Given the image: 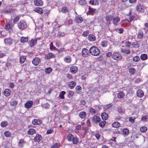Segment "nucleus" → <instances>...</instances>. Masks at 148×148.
I'll list each match as a JSON object with an SVG mask.
<instances>
[{
    "instance_id": "e433bc0d",
    "label": "nucleus",
    "mask_w": 148,
    "mask_h": 148,
    "mask_svg": "<svg viewBox=\"0 0 148 148\" xmlns=\"http://www.w3.org/2000/svg\"><path fill=\"white\" fill-rule=\"evenodd\" d=\"M52 69L51 67H48L45 69V72L46 73L49 74L52 71Z\"/></svg>"
},
{
    "instance_id": "f257e3e1",
    "label": "nucleus",
    "mask_w": 148,
    "mask_h": 148,
    "mask_svg": "<svg viewBox=\"0 0 148 148\" xmlns=\"http://www.w3.org/2000/svg\"><path fill=\"white\" fill-rule=\"evenodd\" d=\"M89 52L90 54L95 56H98L100 53L99 49L95 46H92L89 49Z\"/></svg>"
},
{
    "instance_id": "0e129e2a",
    "label": "nucleus",
    "mask_w": 148,
    "mask_h": 148,
    "mask_svg": "<svg viewBox=\"0 0 148 148\" xmlns=\"http://www.w3.org/2000/svg\"><path fill=\"white\" fill-rule=\"evenodd\" d=\"M131 45V43L129 41L125 42V45L126 47H129Z\"/></svg>"
},
{
    "instance_id": "6e6d98bb",
    "label": "nucleus",
    "mask_w": 148,
    "mask_h": 148,
    "mask_svg": "<svg viewBox=\"0 0 148 148\" xmlns=\"http://www.w3.org/2000/svg\"><path fill=\"white\" fill-rule=\"evenodd\" d=\"M61 11L63 13H65L68 11V9L66 7H64L62 8Z\"/></svg>"
},
{
    "instance_id": "20e7f679",
    "label": "nucleus",
    "mask_w": 148,
    "mask_h": 148,
    "mask_svg": "<svg viewBox=\"0 0 148 148\" xmlns=\"http://www.w3.org/2000/svg\"><path fill=\"white\" fill-rule=\"evenodd\" d=\"M82 56L84 57H86L89 55V51L86 48L82 49Z\"/></svg>"
},
{
    "instance_id": "bb28decb",
    "label": "nucleus",
    "mask_w": 148,
    "mask_h": 148,
    "mask_svg": "<svg viewBox=\"0 0 148 148\" xmlns=\"http://www.w3.org/2000/svg\"><path fill=\"white\" fill-rule=\"evenodd\" d=\"M140 58L141 60H145L147 58V56L146 54H143L141 55Z\"/></svg>"
},
{
    "instance_id": "c03bdc74",
    "label": "nucleus",
    "mask_w": 148,
    "mask_h": 148,
    "mask_svg": "<svg viewBox=\"0 0 148 148\" xmlns=\"http://www.w3.org/2000/svg\"><path fill=\"white\" fill-rule=\"evenodd\" d=\"M64 60L65 62L67 63H70L71 62V58L69 56H68L65 57Z\"/></svg>"
},
{
    "instance_id": "a18cd8bd",
    "label": "nucleus",
    "mask_w": 148,
    "mask_h": 148,
    "mask_svg": "<svg viewBox=\"0 0 148 148\" xmlns=\"http://www.w3.org/2000/svg\"><path fill=\"white\" fill-rule=\"evenodd\" d=\"M112 18V15H109L106 16V19L107 21H111Z\"/></svg>"
},
{
    "instance_id": "9d476101",
    "label": "nucleus",
    "mask_w": 148,
    "mask_h": 148,
    "mask_svg": "<svg viewBox=\"0 0 148 148\" xmlns=\"http://www.w3.org/2000/svg\"><path fill=\"white\" fill-rule=\"evenodd\" d=\"M137 96L139 97H142L144 95L143 92L141 90L139 89L137 92Z\"/></svg>"
},
{
    "instance_id": "7c9ffc66",
    "label": "nucleus",
    "mask_w": 148,
    "mask_h": 148,
    "mask_svg": "<svg viewBox=\"0 0 148 148\" xmlns=\"http://www.w3.org/2000/svg\"><path fill=\"white\" fill-rule=\"evenodd\" d=\"M50 49L51 50H55L56 51H58V49L56 48L55 47L53 46L52 42H51L50 43Z\"/></svg>"
},
{
    "instance_id": "39448f33",
    "label": "nucleus",
    "mask_w": 148,
    "mask_h": 148,
    "mask_svg": "<svg viewBox=\"0 0 148 148\" xmlns=\"http://www.w3.org/2000/svg\"><path fill=\"white\" fill-rule=\"evenodd\" d=\"M78 68L76 66H72L70 69V71L73 73H76L78 71Z\"/></svg>"
},
{
    "instance_id": "dca6fc26",
    "label": "nucleus",
    "mask_w": 148,
    "mask_h": 148,
    "mask_svg": "<svg viewBox=\"0 0 148 148\" xmlns=\"http://www.w3.org/2000/svg\"><path fill=\"white\" fill-rule=\"evenodd\" d=\"M42 137L41 135H38L34 138V141L36 142H38L42 139Z\"/></svg>"
},
{
    "instance_id": "ea45409f",
    "label": "nucleus",
    "mask_w": 148,
    "mask_h": 148,
    "mask_svg": "<svg viewBox=\"0 0 148 148\" xmlns=\"http://www.w3.org/2000/svg\"><path fill=\"white\" fill-rule=\"evenodd\" d=\"M83 21L82 18L81 17H79L77 18H76L75 21L77 23H82Z\"/></svg>"
},
{
    "instance_id": "cd10ccee",
    "label": "nucleus",
    "mask_w": 148,
    "mask_h": 148,
    "mask_svg": "<svg viewBox=\"0 0 148 148\" xmlns=\"http://www.w3.org/2000/svg\"><path fill=\"white\" fill-rule=\"evenodd\" d=\"M34 10L36 12L39 13L40 14H42L43 13L42 9L40 8H36Z\"/></svg>"
},
{
    "instance_id": "37998d69",
    "label": "nucleus",
    "mask_w": 148,
    "mask_h": 148,
    "mask_svg": "<svg viewBox=\"0 0 148 148\" xmlns=\"http://www.w3.org/2000/svg\"><path fill=\"white\" fill-rule=\"evenodd\" d=\"M12 25L10 23H8L5 27V29L8 30L12 28Z\"/></svg>"
},
{
    "instance_id": "4be33fe9",
    "label": "nucleus",
    "mask_w": 148,
    "mask_h": 148,
    "mask_svg": "<svg viewBox=\"0 0 148 148\" xmlns=\"http://www.w3.org/2000/svg\"><path fill=\"white\" fill-rule=\"evenodd\" d=\"M89 3L92 5H98L99 2L98 0H91L89 1Z\"/></svg>"
},
{
    "instance_id": "f8f14e48",
    "label": "nucleus",
    "mask_w": 148,
    "mask_h": 148,
    "mask_svg": "<svg viewBox=\"0 0 148 148\" xmlns=\"http://www.w3.org/2000/svg\"><path fill=\"white\" fill-rule=\"evenodd\" d=\"M32 123L34 125H38L41 124L42 121L39 119H34L32 121Z\"/></svg>"
},
{
    "instance_id": "393cba45",
    "label": "nucleus",
    "mask_w": 148,
    "mask_h": 148,
    "mask_svg": "<svg viewBox=\"0 0 148 148\" xmlns=\"http://www.w3.org/2000/svg\"><path fill=\"white\" fill-rule=\"evenodd\" d=\"M73 137H74L73 134H69L67 136V139L69 141H72Z\"/></svg>"
},
{
    "instance_id": "2eb2a0df",
    "label": "nucleus",
    "mask_w": 148,
    "mask_h": 148,
    "mask_svg": "<svg viewBox=\"0 0 148 148\" xmlns=\"http://www.w3.org/2000/svg\"><path fill=\"white\" fill-rule=\"evenodd\" d=\"M10 94V90L8 89H6L4 91L3 94L6 97L9 96Z\"/></svg>"
},
{
    "instance_id": "603ef678",
    "label": "nucleus",
    "mask_w": 148,
    "mask_h": 148,
    "mask_svg": "<svg viewBox=\"0 0 148 148\" xmlns=\"http://www.w3.org/2000/svg\"><path fill=\"white\" fill-rule=\"evenodd\" d=\"M125 102L127 103V104L129 105L132 103V100L131 99H125Z\"/></svg>"
},
{
    "instance_id": "c9c22d12",
    "label": "nucleus",
    "mask_w": 148,
    "mask_h": 148,
    "mask_svg": "<svg viewBox=\"0 0 148 148\" xmlns=\"http://www.w3.org/2000/svg\"><path fill=\"white\" fill-rule=\"evenodd\" d=\"M143 32L142 31L139 30L138 34V37L139 38H141L143 37Z\"/></svg>"
},
{
    "instance_id": "1a4fd4ad",
    "label": "nucleus",
    "mask_w": 148,
    "mask_h": 148,
    "mask_svg": "<svg viewBox=\"0 0 148 148\" xmlns=\"http://www.w3.org/2000/svg\"><path fill=\"white\" fill-rule=\"evenodd\" d=\"M40 59L38 58H36L32 61V63L35 66L37 65L40 62Z\"/></svg>"
},
{
    "instance_id": "c85d7f7f",
    "label": "nucleus",
    "mask_w": 148,
    "mask_h": 148,
    "mask_svg": "<svg viewBox=\"0 0 148 148\" xmlns=\"http://www.w3.org/2000/svg\"><path fill=\"white\" fill-rule=\"evenodd\" d=\"M36 132L35 130L34 129H30L27 132V134L29 135H33Z\"/></svg>"
},
{
    "instance_id": "69168bd1",
    "label": "nucleus",
    "mask_w": 148,
    "mask_h": 148,
    "mask_svg": "<svg viewBox=\"0 0 148 148\" xmlns=\"http://www.w3.org/2000/svg\"><path fill=\"white\" fill-rule=\"evenodd\" d=\"M88 34H89V31L88 30H87V31H86L85 32H84L83 33L82 35L86 37V36L88 35Z\"/></svg>"
},
{
    "instance_id": "c756f323",
    "label": "nucleus",
    "mask_w": 148,
    "mask_h": 148,
    "mask_svg": "<svg viewBox=\"0 0 148 148\" xmlns=\"http://www.w3.org/2000/svg\"><path fill=\"white\" fill-rule=\"evenodd\" d=\"M125 94L123 92H121L119 93L117 95V97L121 99L124 97Z\"/></svg>"
},
{
    "instance_id": "58836bf2",
    "label": "nucleus",
    "mask_w": 148,
    "mask_h": 148,
    "mask_svg": "<svg viewBox=\"0 0 148 148\" xmlns=\"http://www.w3.org/2000/svg\"><path fill=\"white\" fill-rule=\"evenodd\" d=\"M25 141L24 139H21L18 143V146L20 147H22L23 146Z\"/></svg>"
},
{
    "instance_id": "2f4dec72",
    "label": "nucleus",
    "mask_w": 148,
    "mask_h": 148,
    "mask_svg": "<svg viewBox=\"0 0 148 148\" xmlns=\"http://www.w3.org/2000/svg\"><path fill=\"white\" fill-rule=\"evenodd\" d=\"M66 94V92L64 91H62L60 92L59 97L61 99H64V95Z\"/></svg>"
},
{
    "instance_id": "a19ab883",
    "label": "nucleus",
    "mask_w": 148,
    "mask_h": 148,
    "mask_svg": "<svg viewBox=\"0 0 148 148\" xmlns=\"http://www.w3.org/2000/svg\"><path fill=\"white\" fill-rule=\"evenodd\" d=\"M140 130L142 132H145L147 130V128L145 126L142 127L140 128Z\"/></svg>"
},
{
    "instance_id": "7ed1b4c3",
    "label": "nucleus",
    "mask_w": 148,
    "mask_h": 148,
    "mask_svg": "<svg viewBox=\"0 0 148 148\" xmlns=\"http://www.w3.org/2000/svg\"><path fill=\"white\" fill-rule=\"evenodd\" d=\"M112 58L116 60H121L122 58V55L117 53H114L112 55Z\"/></svg>"
},
{
    "instance_id": "b1692460",
    "label": "nucleus",
    "mask_w": 148,
    "mask_h": 148,
    "mask_svg": "<svg viewBox=\"0 0 148 148\" xmlns=\"http://www.w3.org/2000/svg\"><path fill=\"white\" fill-rule=\"evenodd\" d=\"M121 51L122 52H123L127 54H129L130 53V51L129 49H126L121 48Z\"/></svg>"
},
{
    "instance_id": "680f3d73",
    "label": "nucleus",
    "mask_w": 148,
    "mask_h": 148,
    "mask_svg": "<svg viewBox=\"0 0 148 148\" xmlns=\"http://www.w3.org/2000/svg\"><path fill=\"white\" fill-rule=\"evenodd\" d=\"M133 60L135 62H138L140 60V58L138 56H136L134 58Z\"/></svg>"
},
{
    "instance_id": "8fccbe9b",
    "label": "nucleus",
    "mask_w": 148,
    "mask_h": 148,
    "mask_svg": "<svg viewBox=\"0 0 148 148\" xmlns=\"http://www.w3.org/2000/svg\"><path fill=\"white\" fill-rule=\"evenodd\" d=\"M108 45L107 42L106 41H103L101 42V45L104 47H106Z\"/></svg>"
},
{
    "instance_id": "6ab92c4d",
    "label": "nucleus",
    "mask_w": 148,
    "mask_h": 148,
    "mask_svg": "<svg viewBox=\"0 0 148 148\" xmlns=\"http://www.w3.org/2000/svg\"><path fill=\"white\" fill-rule=\"evenodd\" d=\"M121 125L120 123L118 122H115L112 124V126L113 127L115 128H118Z\"/></svg>"
},
{
    "instance_id": "09e8293b",
    "label": "nucleus",
    "mask_w": 148,
    "mask_h": 148,
    "mask_svg": "<svg viewBox=\"0 0 148 148\" xmlns=\"http://www.w3.org/2000/svg\"><path fill=\"white\" fill-rule=\"evenodd\" d=\"M136 69L134 68H131L129 69V72L131 74H134L136 72Z\"/></svg>"
},
{
    "instance_id": "3c124183",
    "label": "nucleus",
    "mask_w": 148,
    "mask_h": 148,
    "mask_svg": "<svg viewBox=\"0 0 148 148\" xmlns=\"http://www.w3.org/2000/svg\"><path fill=\"white\" fill-rule=\"evenodd\" d=\"M132 45L134 48H137L139 47L138 43L136 42H133Z\"/></svg>"
},
{
    "instance_id": "0eeeda50",
    "label": "nucleus",
    "mask_w": 148,
    "mask_h": 148,
    "mask_svg": "<svg viewBox=\"0 0 148 148\" xmlns=\"http://www.w3.org/2000/svg\"><path fill=\"white\" fill-rule=\"evenodd\" d=\"M4 42L7 45H11L12 43V40L10 38H6L4 39Z\"/></svg>"
},
{
    "instance_id": "052dcab7",
    "label": "nucleus",
    "mask_w": 148,
    "mask_h": 148,
    "mask_svg": "<svg viewBox=\"0 0 148 148\" xmlns=\"http://www.w3.org/2000/svg\"><path fill=\"white\" fill-rule=\"evenodd\" d=\"M1 125L2 127H4L7 126L8 124L7 122L3 121L1 123Z\"/></svg>"
},
{
    "instance_id": "ddd939ff",
    "label": "nucleus",
    "mask_w": 148,
    "mask_h": 148,
    "mask_svg": "<svg viewBox=\"0 0 148 148\" xmlns=\"http://www.w3.org/2000/svg\"><path fill=\"white\" fill-rule=\"evenodd\" d=\"M92 120L95 123H98L100 121V119L98 116L95 115L93 116Z\"/></svg>"
},
{
    "instance_id": "412c9836",
    "label": "nucleus",
    "mask_w": 148,
    "mask_h": 148,
    "mask_svg": "<svg viewBox=\"0 0 148 148\" xmlns=\"http://www.w3.org/2000/svg\"><path fill=\"white\" fill-rule=\"evenodd\" d=\"M88 39L89 41H93L95 40L96 39L95 37V36L92 35H90L88 36Z\"/></svg>"
},
{
    "instance_id": "f03ea898",
    "label": "nucleus",
    "mask_w": 148,
    "mask_h": 148,
    "mask_svg": "<svg viewBox=\"0 0 148 148\" xmlns=\"http://www.w3.org/2000/svg\"><path fill=\"white\" fill-rule=\"evenodd\" d=\"M18 25L19 28L21 29H24L27 26L26 22L23 21H21L19 23H18Z\"/></svg>"
},
{
    "instance_id": "5fc2aeb1",
    "label": "nucleus",
    "mask_w": 148,
    "mask_h": 148,
    "mask_svg": "<svg viewBox=\"0 0 148 148\" xmlns=\"http://www.w3.org/2000/svg\"><path fill=\"white\" fill-rule=\"evenodd\" d=\"M42 107L44 108L47 109L49 107V105L47 103H45L42 105Z\"/></svg>"
},
{
    "instance_id": "a211bd4d",
    "label": "nucleus",
    "mask_w": 148,
    "mask_h": 148,
    "mask_svg": "<svg viewBox=\"0 0 148 148\" xmlns=\"http://www.w3.org/2000/svg\"><path fill=\"white\" fill-rule=\"evenodd\" d=\"M120 18L118 17H116V18L113 19V23L114 25H116L117 23L120 21Z\"/></svg>"
},
{
    "instance_id": "864d4df0",
    "label": "nucleus",
    "mask_w": 148,
    "mask_h": 148,
    "mask_svg": "<svg viewBox=\"0 0 148 148\" xmlns=\"http://www.w3.org/2000/svg\"><path fill=\"white\" fill-rule=\"evenodd\" d=\"M129 133V130L126 128H125L124 129L123 131V134H124L125 135H128Z\"/></svg>"
},
{
    "instance_id": "473e14b6",
    "label": "nucleus",
    "mask_w": 148,
    "mask_h": 148,
    "mask_svg": "<svg viewBox=\"0 0 148 148\" xmlns=\"http://www.w3.org/2000/svg\"><path fill=\"white\" fill-rule=\"evenodd\" d=\"M28 41V38L27 37H21L20 38V41L21 42L23 43L24 42H27Z\"/></svg>"
},
{
    "instance_id": "9b49d317",
    "label": "nucleus",
    "mask_w": 148,
    "mask_h": 148,
    "mask_svg": "<svg viewBox=\"0 0 148 148\" xmlns=\"http://www.w3.org/2000/svg\"><path fill=\"white\" fill-rule=\"evenodd\" d=\"M34 4L37 6H42L43 4V2L41 0H35L34 1Z\"/></svg>"
},
{
    "instance_id": "13d9d810",
    "label": "nucleus",
    "mask_w": 148,
    "mask_h": 148,
    "mask_svg": "<svg viewBox=\"0 0 148 148\" xmlns=\"http://www.w3.org/2000/svg\"><path fill=\"white\" fill-rule=\"evenodd\" d=\"M60 146L59 143H55L51 147V148H58Z\"/></svg>"
},
{
    "instance_id": "bf43d9fd",
    "label": "nucleus",
    "mask_w": 148,
    "mask_h": 148,
    "mask_svg": "<svg viewBox=\"0 0 148 148\" xmlns=\"http://www.w3.org/2000/svg\"><path fill=\"white\" fill-rule=\"evenodd\" d=\"M19 16H16L15 18L13 20V22L14 23L16 24L17 23V22L18 21L19 19Z\"/></svg>"
},
{
    "instance_id": "a878e982",
    "label": "nucleus",
    "mask_w": 148,
    "mask_h": 148,
    "mask_svg": "<svg viewBox=\"0 0 148 148\" xmlns=\"http://www.w3.org/2000/svg\"><path fill=\"white\" fill-rule=\"evenodd\" d=\"M86 114L84 112H81L79 114V117L82 119H84L86 117Z\"/></svg>"
},
{
    "instance_id": "4c0bfd02",
    "label": "nucleus",
    "mask_w": 148,
    "mask_h": 148,
    "mask_svg": "<svg viewBox=\"0 0 148 148\" xmlns=\"http://www.w3.org/2000/svg\"><path fill=\"white\" fill-rule=\"evenodd\" d=\"M26 59V57L24 56H23L20 57V62L21 64L25 62Z\"/></svg>"
},
{
    "instance_id": "aec40b11",
    "label": "nucleus",
    "mask_w": 148,
    "mask_h": 148,
    "mask_svg": "<svg viewBox=\"0 0 148 148\" xmlns=\"http://www.w3.org/2000/svg\"><path fill=\"white\" fill-rule=\"evenodd\" d=\"M76 83L75 82H71L69 83V86L70 88L72 89L75 86Z\"/></svg>"
},
{
    "instance_id": "5701e85b",
    "label": "nucleus",
    "mask_w": 148,
    "mask_h": 148,
    "mask_svg": "<svg viewBox=\"0 0 148 148\" xmlns=\"http://www.w3.org/2000/svg\"><path fill=\"white\" fill-rule=\"evenodd\" d=\"M37 39H35V40H31L30 42H29V45L30 46L32 47L35 45L37 43Z\"/></svg>"
},
{
    "instance_id": "6e6552de",
    "label": "nucleus",
    "mask_w": 148,
    "mask_h": 148,
    "mask_svg": "<svg viewBox=\"0 0 148 148\" xmlns=\"http://www.w3.org/2000/svg\"><path fill=\"white\" fill-rule=\"evenodd\" d=\"M54 54L52 53H49L45 57V58L46 60H49L51 58H54Z\"/></svg>"
},
{
    "instance_id": "338daca9",
    "label": "nucleus",
    "mask_w": 148,
    "mask_h": 148,
    "mask_svg": "<svg viewBox=\"0 0 148 148\" xmlns=\"http://www.w3.org/2000/svg\"><path fill=\"white\" fill-rule=\"evenodd\" d=\"M53 132V130L52 129H50L48 130L46 134H50Z\"/></svg>"
},
{
    "instance_id": "4468645a",
    "label": "nucleus",
    "mask_w": 148,
    "mask_h": 148,
    "mask_svg": "<svg viewBox=\"0 0 148 148\" xmlns=\"http://www.w3.org/2000/svg\"><path fill=\"white\" fill-rule=\"evenodd\" d=\"M143 7L140 4H139L136 7V9L138 11L142 12L143 11Z\"/></svg>"
},
{
    "instance_id": "79ce46f5",
    "label": "nucleus",
    "mask_w": 148,
    "mask_h": 148,
    "mask_svg": "<svg viewBox=\"0 0 148 148\" xmlns=\"http://www.w3.org/2000/svg\"><path fill=\"white\" fill-rule=\"evenodd\" d=\"M72 141L73 142V144H77L78 143V139L76 137H73Z\"/></svg>"
},
{
    "instance_id": "f704fd0d",
    "label": "nucleus",
    "mask_w": 148,
    "mask_h": 148,
    "mask_svg": "<svg viewBox=\"0 0 148 148\" xmlns=\"http://www.w3.org/2000/svg\"><path fill=\"white\" fill-rule=\"evenodd\" d=\"M106 122L105 121H101L99 123V126L101 127H103L106 124Z\"/></svg>"
},
{
    "instance_id": "de8ad7c7",
    "label": "nucleus",
    "mask_w": 148,
    "mask_h": 148,
    "mask_svg": "<svg viewBox=\"0 0 148 148\" xmlns=\"http://www.w3.org/2000/svg\"><path fill=\"white\" fill-rule=\"evenodd\" d=\"M4 134L5 136L6 137H10L11 136L10 133L8 131H5L4 132Z\"/></svg>"
},
{
    "instance_id": "423d86ee",
    "label": "nucleus",
    "mask_w": 148,
    "mask_h": 148,
    "mask_svg": "<svg viewBox=\"0 0 148 148\" xmlns=\"http://www.w3.org/2000/svg\"><path fill=\"white\" fill-rule=\"evenodd\" d=\"M33 102L32 101H27L25 104V107L27 108H29L33 105Z\"/></svg>"
},
{
    "instance_id": "4d7b16f0",
    "label": "nucleus",
    "mask_w": 148,
    "mask_h": 148,
    "mask_svg": "<svg viewBox=\"0 0 148 148\" xmlns=\"http://www.w3.org/2000/svg\"><path fill=\"white\" fill-rule=\"evenodd\" d=\"M82 130L84 131V134H86L87 133L88 131V128L87 127H83L82 128Z\"/></svg>"
},
{
    "instance_id": "774afa93",
    "label": "nucleus",
    "mask_w": 148,
    "mask_h": 148,
    "mask_svg": "<svg viewBox=\"0 0 148 148\" xmlns=\"http://www.w3.org/2000/svg\"><path fill=\"white\" fill-rule=\"evenodd\" d=\"M17 103H18L17 101L15 100V101H13L11 103V104L12 106H15L17 104Z\"/></svg>"
},
{
    "instance_id": "72a5a7b5",
    "label": "nucleus",
    "mask_w": 148,
    "mask_h": 148,
    "mask_svg": "<svg viewBox=\"0 0 148 148\" xmlns=\"http://www.w3.org/2000/svg\"><path fill=\"white\" fill-rule=\"evenodd\" d=\"M88 10L89 12L92 15L95 12V9L92 8L90 6L88 7Z\"/></svg>"
},
{
    "instance_id": "49530a36",
    "label": "nucleus",
    "mask_w": 148,
    "mask_h": 148,
    "mask_svg": "<svg viewBox=\"0 0 148 148\" xmlns=\"http://www.w3.org/2000/svg\"><path fill=\"white\" fill-rule=\"evenodd\" d=\"M79 3L80 5H84L86 3V2L85 0H80L79 1Z\"/></svg>"
},
{
    "instance_id": "f3484780",
    "label": "nucleus",
    "mask_w": 148,
    "mask_h": 148,
    "mask_svg": "<svg viewBox=\"0 0 148 148\" xmlns=\"http://www.w3.org/2000/svg\"><path fill=\"white\" fill-rule=\"evenodd\" d=\"M101 116L102 119L103 120H107L108 118V115L105 112L102 113L101 114Z\"/></svg>"
},
{
    "instance_id": "e2e57ef3",
    "label": "nucleus",
    "mask_w": 148,
    "mask_h": 148,
    "mask_svg": "<svg viewBox=\"0 0 148 148\" xmlns=\"http://www.w3.org/2000/svg\"><path fill=\"white\" fill-rule=\"evenodd\" d=\"M148 119V117L147 116H144L142 117L141 120L142 121H147V120Z\"/></svg>"
}]
</instances>
